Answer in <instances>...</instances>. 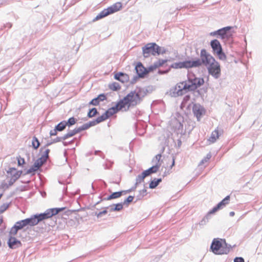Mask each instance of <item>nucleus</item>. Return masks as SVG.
<instances>
[{
  "label": "nucleus",
  "mask_w": 262,
  "mask_h": 262,
  "mask_svg": "<svg viewBox=\"0 0 262 262\" xmlns=\"http://www.w3.org/2000/svg\"><path fill=\"white\" fill-rule=\"evenodd\" d=\"M188 81L183 82L178 84L173 89L170 91V95L172 97L182 96L184 92L187 91H194L198 88L203 85L204 83V79L202 78H191L190 75L188 76Z\"/></svg>",
  "instance_id": "1"
},
{
  "label": "nucleus",
  "mask_w": 262,
  "mask_h": 262,
  "mask_svg": "<svg viewBox=\"0 0 262 262\" xmlns=\"http://www.w3.org/2000/svg\"><path fill=\"white\" fill-rule=\"evenodd\" d=\"M64 207L48 209L43 213L34 214L31 215L30 217L24 220V223L26 224V226H35L40 222L57 214L59 212L64 210Z\"/></svg>",
  "instance_id": "2"
},
{
  "label": "nucleus",
  "mask_w": 262,
  "mask_h": 262,
  "mask_svg": "<svg viewBox=\"0 0 262 262\" xmlns=\"http://www.w3.org/2000/svg\"><path fill=\"white\" fill-rule=\"evenodd\" d=\"M166 49L156 43H148L142 48L143 55L144 57H148L150 54L152 55L163 54L166 53Z\"/></svg>",
  "instance_id": "3"
},
{
  "label": "nucleus",
  "mask_w": 262,
  "mask_h": 262,
  "mask_svg": "<svg viewBox=\"0 0 262 262\" xmlns=\"http://www.w3.org/2000/svg\"><path fill=\"white\" fill-rule=\"evenodd\" d=\"M222 239L218 238H214L210 249L212 252L215 254H226L229 253L230 249L231 248V245H228L225 241H224V244H222Z\"/></svg>",
  "instance_id": "4"
},
{
  "label": "nucleus",
  "mask_w": 262,
  "mask_h": 262,
  "mask_svg": "<svg viewBox=\"0 0 262 262\" xmlns=\"http://www.w3.org/2000/svg\"><path fill=\"white\" fill-rule=\"evenodd\" d=\"M121 8L122 4L120 2H117L101 11L94 19V21L98 20L111 14L117 12L120 10Z\"/></svg>",
  "instance_id": "5"
},
{
  "label": "nucleus",
  "mask_w": 262,
  "mask_h": 262,
  "mask_svg": "<svg viewBox=\"0 0 262 262\" xmlns=\"http://www.w3.org/2000/svg\"><path fill=\"white\" fill-rule=\"evenodd\" d=\"M200 59H196V60H192V61H198V65L193 66L194 68H196L201 66L202 64L206 66H208L211 62L215 61V59L209 53L207 52L206 50L202 49L201 51Z\"/></svg>",
  "instance_id": "6"
},
{
  "label": "nucleus",
  "mask_w": 262,
  "mask_h": 262,
  "mask_svg": "<svg viewBox=\"0 0 262 262\" xmlns=\"http://www.w3.org/2000/svg\"><path fill=\"white\" fill-rule=\"evenodd\" d=\"M125 97H128L127 100L128 101V106L126 109H125V111H127L130 107L135 106L142 100L140 94L136 91L130 92Z\"/></svg>",
  "instance_id": "7"
},
{
  "label": "nucleus",
  "mask_w": 262,
  "mask_h": 262,
  "mask_svg": "<svg viewBox=\"0 0 262 262\" xmlns=\"http://www.w3.org/2000/svg\"><path fill=\"white\" fill-rule=\"evenodd\" d=\"M210 46L213 52L216 54L221 60H226V56L223 51V49L220 41L217 39H213L210 42Z\"/></svg>",
  "instance_id": "8"
},
{
  "label": "nucleus",
  "mask_w": 262,
  "mask_h": 262,
  "mask_svg": "<svg viewBox=\"0 0 262 262\" xmlns=\"http://www.w3.org/2000/svg\"><path fill=\"white\" fill-rule=\"evenodd\" d=\"M208 73L215 79H218L221 76V67L219 63L215 60L207 67Z\"/></svg>",
  "instance_id": "9"
},
{
  "label": "nucleus",
  "mask_w": 262,
  "mask_h": 262,
  "mask_svg": "<svg viewBox=\"0 0 262 262\" xmlns=\"http://www.w3.org/2000/svg\"><path fill=\"white\" fill-rule=\"evenodd\" d=\"M198 61H192L191 60H186L183 62H178L173 63L171 66L170 68L173 69H182V68H194L193 66L198 65Z\"/></svg>",
  "instance_id": "10"
},
{
  "label": "nucleus",
  "mask_w": 262,
  "mask_h": 262,
  "mask_svg": "<svg viewBox=\"0 0 262 262\" xmlns=\"http://www.w3.org/2000/svg\"><path fill=\"white\" fill-rule=\"evenodd\" d=\"M50 149H47L40 158L37 159L34 162V167L38 169L43 164H45L49 158Z\"/></svg>",
  "instance_id": "11"
},
{
  "label": "nucleus",
  "mask_w": 262,
  "mask_h": 262,
  "mask_svg": "<svg viewBox=\"0 0 262 262\" xmlns=\"http://www.w3.org/2000/svg\"><path fill=\"white\" fill-rule=\"evenodd\" d=\"M192 112L194 115L197 118L198 120H199L203 114L205 113V110L200 104L195 103L193 105Z\"/></svg>",
  "instance_id": "12"
},
{
  "label": "nucleus",
  "mask_w": 262,
  "mask_h": 262,
  "mask_svg": "<svg viewBox=\"0 0 262 262\" xmlns=\"http://www.w3.org/2000/svg\"><path fill=\"white\" fill-rule=\"evenodd\" d=\"M7 244L10 249H16L21 246L20 241L12 236H10Z\"/></svg>",
  "instance_id": "13"
},
{
  "label": "nucleus",
  "mask_w": 262,
  "mask_h": 262,
  "mask_svg": "<svg viewBox=\"0 0 262 262\" xmlns=\"http://www.w3.org/2000/svg\"><path fill=\"white\" fill-rule=\"evenodd\" d=\"M135 70L139 77L143 78L148 73L147 69H145L141 62L137 63L135 67Z\"/></svg>",
  "instance_id": "14"
},
{
  "label": "nucleus",
  "mask_w": 262,
  "mask_h": 262,
  "mask_svg": "<svg viewBox=\"0 0 262 262\" xmlns=\"http://www.w3.org/2000/svg\"><path fill=\"white\" fill-rule=\"evenodd\" d=\"M230 200V196L227 195L222 201L217 204L212 209V212H216L219 210L223 208L227 204H228Z\"/></svg>",
  "instance_id": "15"
},
{
  "label": "nucleus",
  "mask_w": 262,
  "mask_h": 262,
  "mask_svg": "<svg viewBox=\"0 0 262 262\" xmlns=\"http://www.w3.org/2000/svg\"><path fill=\"white\" fill-rule=\"evenodd\" d=\"M232 27L230 26L224 27L216 31V32L217 33V35L220 36V37L222 39H224L225 38H228L229 35H228V32L231 29Z\"/></svg>",
  "instance_id": "16"
},
{
  "label": "nucleus",
  "mask_w": 262,
  "mask_h": 262,
  "mask_svg": "<svg viewBox=\"0 0 262 262\" xmlns=\"http://www.w3.org/2000/svg\"><path fill=\"white\" fill-rule=\"evenodd\" d=\"M106 99V97L104 94H101L97 97L93 99L89 103V105L97 106L99 105L100 102L104 101Z\"/></svg>",
  "instance_id": "17"
},
{
  "label": "nucleus",
  "mask_w": 262,
  "mask_h": 262,
  "mask_svg": "<svg viewBox=\"0 0 262 262\" xmlns=\"http://www.w3.org/2000/svg\"><path fill=\"white\" fill-rule=\"evenodd\" d=\"M114 78L115 79L120 81L122 83L128 81L129 79V76L127 74L122 72L116 73L114 76Z\"/></svg>",
  "instance_id": "18"
},
{
  "label": "nucleus",
  "mask_w": 262,
  "mask_h": 262,
  "mask_svg": "<svg viewBox=\"0 0 262 262\" xmlns=\"http://www.w3.org/2000/svg\"><path fill=\"white\" fill-rule=\"evenodd\" d=\"M127 98L128 97H124L115 105V108L117 109L118 111L125 108L126 106H127V107L128 106V101L127 100Z\"/></svg>",
  "instance_id": "19"
},
{
  "label": "nucleus",
  "mask_w": 262,
  "mask_h": 262,
  "mask_svg": "<svg viewBox=\"0 0 262 262\" xmlns=\"http://www.w3.org/2000/svg\"><path fill=\"white\" fill-rule=\"evenodd\" d=\"M161 164H156L155 165H154L148 169L144 170L143 172L147 177L152 173L157 172Z\"/></svg>",
  "instance_id": "20"
},
{
  "label": "nucleus",
  "mask_w": 262,
  "mask_h": 262,
  "mask_svg": "<svg viewBox=\"0 0 262 262\" xmlns=\"http://www.w3.org/2000/svg\"><path fill=\"white\" fill-rule=\"evenodd\" d=\"M130 191H131V189L128 190L127 191H121L115 192L112 193L111 195L108 196L107 198H104V200L108 201V200H111L112 199H117V198L120 197L122 195L123 193L126 192H129Z\"/></svg>",
  "instance_id": "21"
},
{
  "label": "nucleus",
  "mask_w": 262,
  "mask_h": 262,
  "mask_svg": "<svg viewBox=\"0 0 262 262\" xmlns=\"http://www.w3.org/2000/svg\"><path fill=\"white\" fill-rule=\"evenodd\" d=\"M81 131H83V129L81 126L79 127L75 128L73 130H71L69 131L67 134H66L64 135L63 138L67 139L68 138L73 137L76 134H78V133L81 132Z\"/></svg>",
  "instance_id": "22"
},
{
  "label": "nucleus",
  "mask_w": 262,
  "mask_h": 262,
  "mask_svg": "<svg viewBox=\"0 0 262 262\" xmlns=\"http://www.w3.org/2000/svg\"><path fill=\"white\" fill-rule=\"evenodd\" d=\"M7 173L11 176V178H14L15 176H17V179H18L20 177L22 171H18L15 168H10L7 171Z\"/></svg>",
  "instance_id": "23"
},
{
  "label": "nucleus",
  "mask_w": 262,
  "mask_h": 262,
  "mask_svg": "<svg viewBox=\"0 0 262 262\" xmlns=\"http://www.w3.org/2000/svg\"><path fill=\"white\" fill-rule=\"evenodd\" d=\"M221 133L219 132L217 129H215L212 132L210 137L209 138L208 141L210 143H214L216 141V139L219 138Z\"/></svg>",
  "instance_id": "24"
},
{
  "label": "nucleus",
  "mask_w": 262,
  "mask_h": 262,
  "mask_svg": "<svg viewBox=\"0 0 262 262\" xmlns=\"http://www.w3.org/2000/svg\"><path fill=\"white\" fill-rule=\"evenodd\" d=\"M123 205V203H120L106 207V208H110L111 211H119L122 209Z\"/></svg>",
  "instance_id": "25"
},
{
  "label": "nucleus",
  "mask_w": 262,
  "mask_h": 262,
  "mask_svg": "<svg viewBox=\"0 0 262 262\" xmlns=\"http://www.w3.org/2000/svg\"><path fill=\"white\" fill-rule=\"evenodd\" d=\"M147 176L144 174L143 172L137 176L136 179V183L135 186L132 189H135L136 188L137 186L140 184L141 182L144 181V180L145 177Z\"/></svg>",
  "instance_id": "26"
},
{
  "label": "nucleus",
  "mask_w": 262,
  "mask_h": 262,
  "mask_svg": "<svg viewBox=\"0 0 262 262\" xmlns=\"http://www.w3.org/2000/svg\"><path fill=\"white\" fill-rule=\"evenodd\" d=\"M97 124H98V123H96V120H95L90 121L88 123H86L83 124L81 126V127H82L83 130H84L88 129L91 126L96 125Z\"/></svg>",
  "instance_id": "27"
},
{
  "label": "nucleus",
  "mask_w": 262,
  "mask_h": 262,
  "mask_svg": "<svg viewBox=\"0 0 262 262\" xmlns=\"http://www.w3.org/2000/svg\"><path fill=\"white\" fill-rule=\"evenodd\" d=\"M66 126L67 124L66 123V121H62L56 125L55 127L56 128V130H57L58 132H61L66 128Z\"/></svg>",
  "instance_id": "28"
},
{
  "label": "nucleus",
  "mask_w": 262,
  "mask_h": 262,
  "mask_svg": "<svg viewBox=\"0 0 262 262\" xmlns=\"http://www.w3.org/2000/svg\"><path fill=\"white\" fill-rule=\"evenodd\" d=\"M118 111H117V109L115 108V106H114L109 109H108L105 112V114H106L108 116V118L110 117L111 116H113L114 114L117 113Z\"/></svg>",
  "instance_id": "29"
},
{
  "label": "nucleus",
  "mask_w": 262,
  "mask_h": 262,
  "mask_svg": "<svg viewBox=\"0 0 262 262\" xmlns=\"http://www.w3.org/2000/svg\"><path fill=\"white\" fill-rule=\"evenodd\" d=\"M109 88L113 91H117L121 89L120 84L118 82H113L109 84Z\"/></svg>",
  "instance_id": "30"
},
{
  "label": "nucleus",
  "mask_w": 262,
  "mask_h": 262,
  "mask_svg": "<svg viewBox=\"0 0 262 262\" xmlns=\"http://www.w3.org/2000/svg\"><path fill=\"white\" fill-rule=\"evenodd\" d=\"M99 113L95 107L90 109L88 113L87 116L89 118H92L98 114Z\"/></svg>",
  "instance_id": "31"
},
{
  "label": "nucleus",
  "mask_w": 262,
  "mask_h": 262,
  "mask_svg": "<svg viewBox=\"0 0 262 262\" xmlns=\"http://www.w3.org/2000/svg\"><path fill=\"white\" fill-rule=\"evenodd\" d=\"M32 145L33 147L35 149H37L39 147L40 145V143L38 139L36 137H33L32 140Z\"/></svg>",
  "instance_id": "32"
},
{
  "label": "nucleus",
  "mask_w": 262,
  "mask_h": 262,
  "mask_svg": "<svg viewBox=\"0 0 262 262\" xmlns=\"http://www.w3.org/2000/svg\"><path fill=\"white\" fill-rule=\"evenodd\" d=\"M107 119H108V116L104 113L101 116H99L96 118V122L98 124L105 121Z\"/></svg>",
  "instance_id": "33"
},
{
  "label": "nucleus",
  "mask_w": 262,
  "mask_h": 262,
  "mask_svg": "<svg viewBox=\"0 0 262 262\" xmlns=\"http://www.w3.org/2000/svg\"><path fill=\"white\" fill-rule=\"evenodd\" d=\"M25 222L24 221V220H21V221H19L17 222H16V223L15 224V225L17 227V229H18V230H21L24 227H26V224L24 223Z\"/></svg>",
  "instance_id": "34"
},
{
  "label": "nucleus",
  "mask_w": 262,
  "mask_h": 262,
  "mask_svg": "<svg viewBox=\"0 0 262 262\" xmlns=\"http://www.w3.org/2000/svg\"><path fill=\"white\" fill-rule=\"evenodd\" d=\"M18 230V229H17V227L14 225L10 230L9 232L10 235L13 236L16 235Z\"/></svg>",
  "instance_id": "35"
},
{
  "label": "nucleus",
  "mask_w": 262,
  "mask_h": 262,
  "mask_svg": "<svg viewBox=\"0 0 262 262\" xmlns=\"http://www.w3.org/2000/svg\"><path fill=\"white\" fill-rule=\"evenodd\" d=\"M76 120L74 117L70 118L68 121H66V123L67 124V126H71L76 123Z\"/></svg>",
  "instance_id": "36"
},
{
  "label": "nucleus",
  "mask_w": 262,
  "mask_h": 262,
  "mask_svg": "<svg viewBox=\"0 0 262 262\" xmlns=\"http://www.w3.org/2000/svg\"><path fill=\"white\" fill-rule=\"evenodd\" d=\"M10 203H4L0 206V214L3 213L9 207Z\"/></svg>",
  "instance_id": "37"
},
{
  "label": "nucleus",
  "mask_w": 262,
  "mask_h": 262,
  "mask_svg": "<svg viewBox=\"0 0 262 262\" xmlns=\"http://www.w3.org/2000/svg\"><path fill=\"white\" fill-rule=\"evenodd\" d=\"M158 185L157 182L156 181V179H154L152 180L149 183V187L150 189H154Z\"/></svg>",
  "instance_id": "38"
},
{
  "label": "nucleus",
  "mask_w": 262,
  "mask_h": 262,
  "mask_svg": "<svg viewBox=\"0 0 262 262\" xmlns=\"http://www.w3.org/2000/svg\"><path fill=\"white\" fill-rule=\"evenodd\" d=\"M134 198V197L132 195L128 196L127 197V198L124 201V202H123V204L124 205H125V204H128L131 203L133 201Z\"/></svg>",
  "instance_id": "39"
},
{
  "label": "nucleus",
  "mask_w": 262,
  "mask_h": 262,
  "mask_svg": "<svg viewBox=\"0 0 262 262\" xmlns=\"http://www.w3.org/2000/svg\"><path fill=\"white\" fill-rule=\"evenodd\" d=\"M37 170L38 169L34 167V165H33L31 167H30L29 169L27 170V171L25 173V174L32 173V172L37 171Z\"/></svg>",
  "instance_id": "40"
},
{
  "label": "nucleus",
  "mask_w": 262,
  "mask_h": 262,
  "mask_svg": "<svg viewBox=\"0 0 262 262\" xmlns=\"http://www.w3.org/2000/svg\"><path fill=\"white\" fill-rule=\"evenodd\" d=\"M211 157V155L210 153L206 155V157L202 160V161L200 162V164H202L205 162H207Z\"/></svg>",
  "instance_id": "41"
},
{
  "label": "nucleus",
  "mask_w": 262,
  "mask_h": 262,
  "mask_svg": "<svg viewBox=\"0 0 262 262\" xmlns=\"http://www.w3.org/2000/svg\"><path fill=\"white\" fill-rule=\"evenodd\" d=\"M106 209L107 208H105V209L103 210L102 211H100L98 213L96 212L95 215H96L98 218H99L102 216V215L106 214L107 213Z\"/></svg>",
  "instance_id": "42"
},
{
  "label": "nucleus",
  "mask_w": 262,
  "mask_h": 262,
  "mask_svg": "<svg viewBox=\"0 0 262 262\" xmlns=\"http://www.w3.org/2000/svg\"><path fill=\"white\" fill-rule=\"evenodd\" d=\"M157 68H158V67L155 62L153 65H151L148 67V69H147V71H148V73L149 72L153 71L154 70H156Z\"/></svg>",
  "instance_id": "43"
},
{
  "label": "nucleus",
  "mask_w": 262,
  "mask_h": 262,
  "mask_svg": "<svg viewBox=\"0 0 262 262\" xmlns=\"http://www.w3.org/2000/svg\"><path fill=\"white\" fill-rule=\"evenodd\" d=\"M17 176H15L13 178H11V179H10V180L8 182V185L9 186H12L15 182V181L17 180Z\"/></svg>",
  "instance_id": "44"
},
{
  "label": "nucleus",
  "mask_w": 262,
  "mask_h": 262,
  "mask_svg": "<svg viewBox=\"0 0 262 262\" xmlns=\"http://www.w3.org/2000/svg\"><path fill=\"white\" fill-rule=\"evenodd\" d=\"M166 62V60H159V61L155 62L158 68L163 66Z\"/></svg>",
  "instance_id": "45"
},
{
  "label": "nucleus",
  "mask_w": 262,
  "mask_h": 262,
  "mask_svg": "<svg viewBox=\"0 0 262 262\" xmlns=\"http://www.w3.org/2000/svg\"><path fill=\"white\" fill-rule=\"evenodd\" d=\"M63 138H64V136H63L62 137H57L56 139H54L53 140V141H52L53 143H56V142H60L62 140H66V139H64Z\"/></svg>",
  "instance_id": "46"
},
{
  "label": "nucleus",
  "mask_w": 262,
  "mask_h": 262,
  "mask_svg": "<svg viewBox=\"0 0 262 262\" xmlns=\"http://www.w3.org/2000/svg\"><path fill=\"white\" fill-rule=\"evenodd\" d=\"M146 189L145 188V189H143V190H140L139 191V193H140V196H138V197L139 198V199H140L141 198V197H143L144 196V195H146Z\"/></svg>",
  "instance_id": "47"
},
{
  "label": "nucleus",
  "mask_w": 262,
  "mask_h": 262,
  "mask_svg": "<svg viewBox=\"0 0 262 262\" xmlns=\"http://www.w3.org/2000/svg\"><path fill=\"white\" fill-rule=\"evenodd\" d=\"M215 212H212V209L210 210L207 214L204 216L206 220H207L208 221L211 218V215L214 213Z\"/></svg>",
  "instance_id": "48"
},
{
  "label": "nucleus",
  "mask_w": 262,
  "mask_h": 262,
  "mask_svg": "<svg viewBox=\"0 0 262 262\" xmlns=\"http://www.w3.org/2000/svg\"><path fill=\"white\" fill-rule=\"evenodd\" d=\"M17 163L18 166L22 165L23 164L25 163V160L24 158H21L20 157L19 158H17Z\"/></svg>",
  "instance_id": "49"
},
{
  "label": "nucleus",
  "mask_w": 262,
  "mask_h": 262,
  "mask_svg": "<svg viewBox=\"0 0 262 262\" xmlns=\"http://www.w3.org/2000/svg\"><path fill=\"white\" fill-rule=\"evenodd\" d=\"M161 158V155L158 154L155 156V158L153 159V161L156 160L157 161L156 164H161L160 163V160Z\"/></svg>",
  "instance_id": "50"
},
{
  "label": "nucleus",
  "mask_w": 262,
  "mask_h": 262,
  "mask_svg": "<svg viewBox=\"0 0 262 262\" xmlns=\"http://www.w3.org/2000/svg\"><path fill=\"white\" fill-rule=\"evenodd\" d=\"M208 222V221H207V220H206V219H205V217H204V218L200 222L199 225L200 226H204L206 225Z\"/></svg>",
  "instance_id": "51"
},
{
  "label": "nucleus",
  "mask_w": 262,
  "mask_h": 262,
  "mask_svg": "<svg viewBox=\"0 0 262 262\" xmlns=\"http://www.w3.org/2000/svg\"><path fill=\"white\" fill-rule=\"evenodd\" d=\"M190 97L189 95H187L185 96L183 98L182 104H185L187 102L190 100Z\"/></svg>",
  "instance_id": "52"
},
{
  "label": "nucleus",
  "mask_w": 262,
  "mask_h": 262,
  "mask_svg": "<svg viewBox=\"0 0 262 262\" xmlns=\"http://www.w3.org/2000/svg\"><path fill=\"white\" fill-rule=\"evenodd\" d=\"M234 262H245V260L242 257H236L234 259Z\"/></svg>",
  "instance_id": "53"
},
{
  "label": "nucleus",
  "mask_w": 262,
  "mask_h": 262,
  "mask_svg": "<svg viewBox=\"0 0 262 262\" xmlns=\"http://www.w3.org/2000/svg\"><path fill=\"white\" fill-rule=\"evenodd\" d=\"M57 132L58 130H56V128L55 127L54 129L50 130V135L51 136H56L57 135Z\"/></svg>",
  "instance_id": "54"
},
{
  "label": "nucleus",
  "mask_w": 262,
  "mask_h": 262,
  "mask_svg": "<svg viewBox=\"0 0 262 262\" xmlns=\"http://www.w3.org/2000/svg\"><path fill=\"white\" fill-rule=\"evenodd\" d=\"M138 78H139V77H138V76H134V77H133V78L132 79V81H131V83H132V84L135 83L136 82V81H137V79H138Z\"/></svg>",
  "instance_id": "55"
},
{
  "label": "nucleus",
  "mask_w": 262,
  "mask_h": 262,
  "mask_svg": "<svg viewBox=\"0 0 262 262\" xmlns=\"http://www.w3.org/2000/svg\"><path fill=\"white\" fill-rule=\"evenodd\" d=\"M169 69L168 70H166V71H161V70H159V73L160 74H165V73H167L168 72V71H169Z\"/></svg>",
  "instance_id": "56"
},
{
  "label": "nucleus",
  "mask_w": 262,
  "mask_h": 262,
  "mask_svg": "<svg viewBox=\"0 0 262 262\" xmlns=\"http://www.w3.org/2000/svg\"><path fill=\"white\" fill-rule=\"evenodd\" d=\"M210 35L211 36H215V35H217V33L216 32V31H214V32H212L210 33Z\"/></svg>",
  "instance_id": "57"
},
{
  "label": "nucleus",
  "mask_w": 262,
  "mask_h": 262,
  "mask_svg": "<svg viewBox=\"0 0 262 262\" xmlns=\"http://www.w3.org/2000/svg\"><path fill=\"white\" fill-rule=\"evenodd\" d=\"M181 144H182V142H181V140L178 139V147H180Z\"/></svg>",
  "instance_id": "58"
},
{
  "label": "nucleus",
  "mask_w": 262,
  "mask_h": 262,
  "mask_svg": "<svg viewBox=\"0 0 262 262\" xmlns=\"http://www.w3.org/2000/svg\"><path fill=\"white\" fill-rule=\"evenodd\" d=\"M156 181L157 182L158 184L159 185V184L162 181V179L161 178L156 179Z\"/></svg>",
  "instance_id": "59"
},
{
  "label": "nucleus",
  "mask_w": 262,
  "mask_h": 262,
  "mask_svg": "<svg viewBox=\"0 0 262 262\" xmlns=\"http://www.w3.org/2000/svg\"><path fill=\"white\" fill-rule=\"evenodd\" d=\"M52 143H53V141H52V142H48V143H47L46 144V145L45 146V147L50 146V145H51Z\"/></svg>",
  "instance_id": "60"
},
{
  "label": "nucleus",
  "mask_w": 262,
  "mask_h": 262,
  "mask_svg": "<svg viewBox=\"0 0 262 262\" xmlns=\"http://www.w3.org/2000/svg\"><path fill=\"white\" fill-rule=\"evenodd\" d=\"M234 214H235V213L233 211H231L229 213V215L230 216H233L234 215Z\"/></svg>",
  "instance_id": "61"
},
{
  "label": "nucleus",
  "mask_w": 262,
  "mask_h": 262,
  "mask_svg": "<svg viewBox=\"0 0 262 262\" xmlns=\"http://www.w3.org/2000/svg\"><path fill=\"white\" fill-rule=\"evenodd\" d=\"M174 159L173 158H172V165H171V167H172L173 166H174Z\"/></svg>",
  "instance_id": "62"
},
{
  "label": "nucleus",
  "mask_w": 262,
  "mask_h": 262,
  "mask_svg": "<svg viewBox=\"0 0 262 262\" xmlns=\"http://www.w3.org/2000/svg\"><path fill=\"white\" fill-rule=\"evenodd\" d=\"M8 25L9 26H8L9 28H11L12 26V25L11 24H8Z\"/></svg>",
  "instance_id": "63"
},
{
  "label": "nucleus",
  "mask_w": 262,
  "mask_h": 262,
  "mask_svg": "<svg viewBox=\"0 0 262 262\" xmlns=\"http://www.w3.org/2000/svg\"><path fill=\"white\" fill-rule=\"evenodd\" d=\"M100 152L99 151H96L95 154H96L97 152Z\"/></svg>",
  "instance_id": "64"
}]
</instances>
